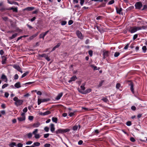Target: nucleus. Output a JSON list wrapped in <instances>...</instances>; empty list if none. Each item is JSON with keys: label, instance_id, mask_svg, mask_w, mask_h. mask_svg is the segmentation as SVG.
<instances>
[{"label": "nucleus", "instance_id": "obj_1", "mask_svg": "<svg viewBox=\"0 0 147 147\" xmlns=\"http://www.w3.org/2000/svg\"><path fill=\"white\" fill-rule=\"evenodd\" d=\"M70 131V129L68 128H66L65 129L60 128L58 129L55 132V133L56 134H63L64 133L69 132Z\"/></svg>", "mask_w": 147, "mask_h": 147}, {"label": "nucleus", "instance_id": "obj_2", "mask_svg": "<svg viewBox=\"0 0 147 147\" xmlns=\"http://www.w3.org/2000/svg\"><path fill=\"white\" fill-rule=\"evenodd\" d=\"M135 6L136 9H140L143 6L142 4L140 1L136 3Z\"/></svg>", "mask_w": 147, "mask_h": 147}, {"label": "nucleus", "instance_id": "obj_3", "mask_svg": "<svg viewBox=\"0 0 147 147\" xmlns=\"http://www.w3.org/2000/svg\"><path fill=\"white\" fill-rule=\"evenodd\" d=\"M78 92L83 94H86L91 92L92 90L90 88H88L85 91H83L78 88Z\"/></svg>", "mask_w": 147, "mask_h": 147}, {"label": "nucleus", "instance_id": "obj_4", "mask_svg": "<svg viewBox=\"0 0 147 147\" xmlns=\"http://www.w3.org/2000/svg\"><path fill=\"white\" fill-rule=\"evenodd\" d=\"M129 32L131 33H134L137 31V30L135 28V26L130 27L128 30Z\"/></svg>", "mask_w": 147, "mask_h": 147}, {"label": "nucleus", "instance_id": "obj_5", "mask_svg": "<svg viewBox=\"0 0 147 147\" xmlns=\"http://www.w3.org/2000/svg\"><path fill=\"white\" fill-rule=\"evenodd\" d=\"M13 67L14 68L17 69L18 71L20 72L21 73H23V71L19 65H13Z\"/></svg>", "mask_w": 147, "mask_h": 147}, {"label": "nucleus", "instance_id": "obj_6", "mask_svg": "<svg viewBox=\"0 0 147 147\" xmlns=\"http://www.w3.org/2000/svg\"><path fill=\"white\" fill-rule=\"evenodd\" d=\"M49 30H48L44 33H42L40 34L39 35V38H42L43 39H44V37L49 32Z\"/></svg>", "mask_w": 147, "mask_h": 147}, {"label": "nucleus", "instance_id": "obj_7", "mask_svg": "<svg viewBox=\"0 0 147 147\" xmlns=\"http://www.w3.org/2000/svg\"><path fill=\"white\" fill-rule=\"evenodd\" d=\"M77 35L78 37L80 39H83V36H82V34L81 32L79 31H76V32Z\"/></svg>", "mask_w": 147, "mask_h": 147}, {"label": "nucleus", "instance_id": "obj_8", "mask_svg": "<svg viewBox=\"0 0 147 147\" xmlns=\"http://www.w3.org/2000/svg\"><path fill=\"white\" fill-rule=\"evenodd\" d=\"M50 130L51 132L52 133L55 132V125L53 123H51L50 124Z\"/></svg>", "mask_w": 147, "mask_h": 147}, {"label": "nucleus", "instance_id": "obj_9", "mask_svg": "<svg viewBox=\"0 0 147 147\" xmlns=\"http://www.w3.org/2000/svg\"><path fill=\"white\" fill-rule=\"evenodd\" d=\"M63 95V93L61 92L55 98V100H59L62 96Z\"/></svg>", "mask_w": 147, "mask_h": 147}, {"label": "nucleus", "instance_id": "obj_10", "mask_svg": "<svg viewBox=\"0 0 147 147\" xmlns=\"http://www.w3.org/2000/svg\"><path fill=\"white\" fill-rule=\"evenodd\" d=\"M23 101L22 100H19L17 101V102H15V104L18 106V105H20L22 104Z\"/></svg>", "mask_w": 147, "mask_h": 147}, {"label": "nucleus", "instance_id": "obj_11", "mask_svg": "<svg viewBox=\"0 0 147 147\" xmlns=\"http://www.w3.org/2000/svg\"><path fill=\"white\" fill-rule=\"evenodd\" d=\"M51 113V111H46L44 113L41 112L40 113V115H42V116H45L46 115H47L50 114Z\"/></svg>", "mask_w": 147, "mask_h": 147}, {"label": "nucleus", "instance_id": "obj_12", "mask_svg": "<svg viewBox=\"0 0 147 147\" xmlns=\"http://www.w3.org/2000/svg\"><path fill=\"white\" fill-rule=\"evenodd\" d=\"M77 79V77L76 76H74L71 78L70 80L68 81V82L69 83H70L72 81H75V80Z\"/></svg>", "mask_w": 147, "mask_h": 147}, {"label": "nucleus", "instance_id": "obj_13", "mask_svg": "<svg viewBox=\"0 0 147 147\" xmlns=\"http://www.w3.org/2000/svg\"><path fill=\"white\" fill-rule=\"evenodd\" d=\"M103 58L104 59H105L107 57L109 56V52L107 51H105L103 53Z\"/></svg>", "mask_w": 147, "mask_h": 147}, {"label": "nucleus", "instance_id": "obj_14", "mask_svg": "<svg viewBox=\"0 0 147 147\" xmlns=\"http://www.w3.org/2000/svg\"><path fill=\"white\" fill-rule=\"evenodd\" d=\"M115 8L116 10L117 13L118 14H120L121 12L122 9V8L121 7L119 8L117 7H115Z\"/></svg>", "mask_w": 147, "mask_h": 147}, {"label": "nucleus", "instance_id": "obj_15", "mask_svg": "<svg viewBox=\"0 0 147 147\" xmlns=\"http://www.w3.org/2000/svg\"><path fill=\"white\" fill-rule=\"evenodd\" d=\"M14 86L16 88H20L21 87L20 83V82H17L15 84Z\"/></svg>", "mask_w": 147, "mask_h": 147}, {"label": "nucleus", "instance_id": "obj_16", "mask_svg": "<svg viewBox=\"0 0 147 147\" xmlns=\"http://www.w3.org/2000/svg\"><path fill=\"white\" fill-rule=\"evenodd\" d=\"M2 60L1 61V63L2 64H4L6 63V61L7 60L6 58L4 56H3L2 57Z\"/></svg>", "mask_w": 147, "mask_h": 147}, {"label": "nucleus", "instance_id": "obj_17", "mask_svg": "<svg viewBox=\"0 0 147 147\" xmlns=\"http://www.w3.org/2000/svg\"><path fill=\"white\" fill-rule=\"evenodd\" d=\"M40 123L38 122L34 123L33 125L32 126L34 127H37L40 126Z\"/></svg>", "mask_w": 147, "mask_h": 147}, {"label": "nucleus", "instance_id": "obj_18", "mask_svg": "<svg viewBox=\"0 0 147 147\" xmlns=\"http://www.w3.org/2000/svg\"><path fill=\"white\" fill-rule=\"evenodd\" d=\"M12 10L13 11L17 12L18 11L17 7L13 8V7H11L9 8V10Z\"/></svg>", "mask_w": 147, "mask_h": 147}, {"label": "nucleus", "instance_id": "obj_19", "mask_svg": "<svg viewBox=\"0 0 147 147\" xmlns=\"http://www.w3.org/2000/svg\"><path fill=\"white\" fill-rule=\"evenodd\" d=\"M90 66L92 68H93V70H99L100 69L99 67H98V68H97V67L96 66H95L94 65H91Z\"/></svg>", "mask_w": 147, "mask_h": 147}, {"label": "nucleus", "instance_id": "obj_20", "mask_svg": "<svg viewBox=\"0 0 147 147\" xmlns=\"http://www.w3.org/2000/svg\"><path fill=\"white\" fill-rule=\"evenodd\" d=\"M106 97L107 96H106ZM101 100L105 102L108 103L109 102V100L107 98V97H103Z\"/></svg>", "mask_w": 147, "mask_h": 147}, {"label": "nucleus", "instance_id": "obj_21", "mask_svg": "<svg viewBox=\"0 0 147 147\" xmlns=\"http://www.w3.org/2000/svg\"><path fill=\"white\" fill-rule=\"evenodd\" d=\"M6 10H9V8H6L4 7H3L0 8V11L3 12Z\"/></svg>", "mask_w": 147, "mask_h": 147}, {"label": "nucleus", "instance_id": "obj_22", "mask_svg": "<svg viewBox=\"0 0 147 147\" xmlns=\"http://www.w3.org/2000/svg\"><path fill=\"white\" fill-rule=\"evenodd\" d=\"M130 89L132 93L134 94V84H130Z\"/></svg>", "mask_w": 147, "mask_h": 147}, {"label": "nucleus", "instance_id": "obj_23", "mask_svg": "<svg viewBox=\"0 0 147 147\" xmlns=\"http://www.w3.org/2000/svg\"><path fill=\"white\" fill-rule=\"evenodd\" d=\"M40 145V143L38 142H34L32 145L34 146V147H35V146H39Z\"/></svg>", "mask_w": 147, "mask_h": 147}, {"label": "nucleus", "instance_id": "obj_24", "mask_svg": "<svg viewBox=\"0 0 147 147\" xmlns=\"http://www.w3.org/2000/svg\"><path fill=\"white\" fill-rule=\"evenodd\" d=\"M34 9V7H29L26 8L25 10L28 11H31L33 10Z\"/></svg>", "mask_w": 147, "mask_h": 147}, {"label": "nucleus", "instance_id": "obj_25", "mask_svg": "<svg viewBox=\"0 0 147 147\" xmlns=\"http://www.w3.org/2000/svg\"><path fill=\"white\" fill-rule=\"evenodd\" d=\"M18 34L16 33L12 35L9 38V39L10 40H11L14 38Z\"/></svg>", "mask_w": 147, "mask_h": 147}, {"label": "nucleus", "instance_id": "obj_26", "mask_svg": "<svg viewBox=\"0 0 147 147\" xmlns=\"http://www.w3.org/2000/svg\"><path fill=\"white\" fill-rule=\"evenodd\" d=\"M52 121L55 123H57L58 121V119L57 117H53L52 118Z\"/></svg>", "mask_w": 147, "mask_h": 147}, {"label": "nucleus", "instance_id": "obj_27", "mask_svg": "<svg viewBox=\"0 0 147 147\" xmlns=\"http://www.w3.org/2000/svg\"><path fill=\"white\" fill-rule=\"evenodd\" d=\"M1 78L3 80L6 79V80L5 82H7V79L6 76L4 74H2L1 77Z\"/></svg>", "mask_w": 147, "mask_h": 147}, {"label": "nucleus", "instance_id": "obj_28", "mask_svg": "<svg viewBox=\"0 0 147 147\" xmlns=\"http://www.w3.org/2000/svg\"><path fill=\"white\" fill-rule=\"evenodd\" d=\"M41 99V102H47L50 100V99L49 98H44Z\"/></svg>", "mask_w": 147, "mask_h": 147}, {"label": "nucleus", "instance_id": "obj_29", "mask_svg": "<svg viewBox=\"0 0 147 147\" xmlns=\"http://www.w3.org/2000/svg\"><path fill=\"white\" fill-rule=\"evenodd\" d=\"M18 120L20 121H21L25 120V118L24 117H20L17 118Z\"/></svg>", "mask_w": 147, "mask_h": 147}, {"label": "nucleus", "instance_id": "obj_30", "mask_svg": "<svg viewBox=\"0 0 147 147\" xmlns=\"http://www.w3.org/2000/svg\"><path fill=\"white\" fill-rule=\"evenodd\" d=\"M37 35V34H36L31 36L29 38V39L30 40H31L33 39L34 38L36 37Z\"/></svg>", "mask_w": 147, "mask_h": 147}, {"label": "nucleus", "instance_id": "obj_31", "mask_svg": "<svg viewBox=\"0 0 147 147\" xmlns=\"http://www.w3.org/2000/svg\"><path fill=\"white\" fill-rule=\"evenodd\" d=\"M85 85V84L84 83L82 84V85L80 86V88H81V90L84 91L85 90V87H84Z\"/></svg>", "mask_w": 147, "mask_h": 147}, {"label": "nucleus", "instance_id": "obj_32", "mask_svg": "<svg viewBox=\"0 0 147 147\" xmlns=\"http://www.w3.org/2000/svg\"><path fill=\"white\" fill-rule=\"evenodd\" d=\"M28 73H29V72L28 71H26L25 73H24L22 76L21 78H22L25 77L28 74Z\"/></svg>", "mask_w": 147, "mask_h": 147}, {"label": "nucleus", "instance_id": "obj_33", "mask_svg": "<svg viewBox=\"0 0 147 147\" xmlns=\"http://www.w3.org/2000/svg\"><path fill=\"white\" fill-rule=\"evenodd\" d=\"M8 3L11 4H14L15 5H18V3L17 2H11L10 1H8Z\"/></svg>", "mask_w": 147, "mask_h": 147}, {"label": "nucleus", "instance_id": "obj_34", "mask_svg": "<svg viewBox=\"0 0 147 147\" xmlns=\"http://www.w3.org/2000/svg\"><path fill=\"white\" fill-rule=\"evenodd\" d=\"M101 131V130H99L98 129H96L94 130V133H95L96 134H99Z\"/></svg>", "mask_w": 147, "mask_h": 147}, {"label": "nucleus", "instance_id": "obj_35", "mask_svg": "<svg viewBox=\"0 0 147 147\" xmlns=\"http://www.w3.org/2000/svg\"><path fill=\"white\" fill-rule=\"evenodd\" d=\"M142 49L144 53H145L147 50L146 47L145 46H143L142 47Z\"/></svg>", "mask_w": 147, "mask_h": 147}, {"label": "nucleus", "instance_id": "obj_36", "mask_svg": "<svg viewBox=\"0 0 147 147\" xmlns=\"http://www.w3.org/2000/svg\"><path fill=\"white\" fill-rule=\"evenodd\" d=\"M78 126L77 125H75L73 127L72 129L74 131H76L77 130Z\"/></svg>", "mask_w": 147, "mask_h": 147}, {"label": "nucleus", "instance_id": "obj_37", "mask_svg": "<svg viewBox=\"0 0 147 147\" xmlns=\"http://www.w3.org/2000/svg\"><path fill=\"white\" fill-rule=\"evenodd\" d=\"M126 83H127L129 86H130V84H133V82L131 80H127L126 81Z\"/></svg>", "mask_w": 147, "mask_h": 147}, {"label": "nucleus", "instance_id": "obj_38", "mask_svg": "<svg viewBox=\"0 0 147 147\" xmlns=\"http://www.w3.org/2000/svg\"><path fill=\"white\" fill-rule=\"evenodd\" d=\"M104 82V80H102L99 83V85H98V87H100L102 85L103 83Z\"/></svg>", "mask_w": 147, "mask_h": 147}, {"label": "nucleus", "instance_id": "obj_39", "mask_svg": "<svg viewBox=\"0 0 147 147\" xmlns=\"http://www.w3.org/2000/svg\"><path fill=\"white\" fill-rule=\"evenodd\" d=\"M9 84H5L2 86V89H4L8 86Z\"/></svg>", "mask_w": 147, "mask_h": 147}, {"label": "nucleus", "instance_id": "obj_40", "mask_svg": "<svg viewBox=\"0 0 147 147\" xmlns=\"http://www.w3.org/2000/svg\"><path fill=\"white\" fill-rule=\"evenodd\" d=\"M120 55V53L118 52H116L114 55V56L115 57H117L118 56Z\"/></svg>", "mask_w": 147, "mask_h": 147}, {"label": "nucleus", "instance_id": "obj_41", "mask_svg": "<svg viewBox=\"0 0 147 147\" xmlns=\"http://www.w3.org/2000/svg\"><path fill=\"white\" fill-rule=\"evenodd\" d=\"M67 24V22L65 21H62L61 22V24L63 26L66 24Z\"/></svg>", "mask_w": 147, "mask_h": 147}, {"label": "nucleus", "instance_id": "obj_42", "mask_svg": "<svg viewBox=\"0 0 147 147\" xmlns=\"http://www.w3.org/2000/svg\"><path fill=\"white\" fill-rule=\"evenodd\" d=\"M47 56V55H46V54H41V55H40V54H39V57H44L45 58V57H46V56Z\"/></svg>", "mask_w": 147, "mask_h": 147}, {"label": "nucleus", "instance_id": "obj_43", "mask_svg": "<svg viewBox=\"0 0 147 147\" xmlns=\"http://www.w3.org/2000/svg\"><path fill=\"white\" fill-rule=\"evenodd\" d=\"M88 53L90 57H92V56L93 51L91 50H90L88 51Z\"/></svg>", "mask_w": 147, "mask_h": 147}, {"label": "nucleus", "instance_id": "obj_44", "mask_svg": "<svg viewBox=\"0 0 147 147\" xmlns=\"http://www.w3.org/2000/svg\"><path fill=\"white\" fill-rule=\"evenodd\" d=\"M126 124L127 126H130L132 124L131 123L130 121H128L127 122Z\"/></svg>", "mask_w": 147, "mask_h": 147}, {"label": "nucleus", "instance_id": "obj_45", "mask_svg": "<svg viewBox=\"0 0 147 147\" xmlns=\"http://www.w3.org/2000/svg\"><path fill=\"white\" fill-rule=\"evenodd\" d=\"M114 2L115 1L114 0H112L109 2V3H108V4L111 5L114 3Z\"/></svg>", "mask_w": 147, "mask_h": 147}, {"label": "nucleus", "instance_id": "obj_46", "mask_svg": "<svg viewBox=\"0 0 147 147\" xmlns=\"http://www.w3.org/2000/svg\"><path fill=\"white\" fill-rule=\"evenodd\" d=\"M51 145L49 144L46 143L44 144V147H50Z\"/></svg>", "mask_w": 147, "mask_h": 147}, {"label": "nucleus", "instance_id": "obj_47", "mask_svg": "<svg viewBox=\"0 0 147 147\" xmlns=\"http://www.w3.org/2000/svg\"><path fill=\"white\" fill-rule=\"evenodd\" d=\"M138 36V35L137 34H135L133 36V40H135Z\"/></svg>", "mask_w": 147, "mask_h": 147}, {"label": "nucleus", "instance_id": "obj_48", "mask_svg": "<svg viewBox=\"0 0 147 147\" xmlns=\"http://www.w3.org/2000/svg\"><path fill=\"white\" fill-rule=\"evenodd\" d=\"M2 19L4 21L6 22L8 18L7 17H2Z\"/></svg>", "mask_w": 147, "mask_h": 147}, {"label": "nucleus", "instance_id": "obj_49", "mask_svg": "<svg viewBox=\"0 0 147 147\" xmlns=\"http://www.w3.org/2000/svg\"><path fill=\"white\" fill-rule=\"evenodd\" d=\"M35 138L36 139H38L40 138V136L39 134H36L35 135Z\"/></svg>", "mask_w": 147, "mask_h": 147}, {"label": "nucleus", "instance_id": "obj_50", "mask_svg": "<svg viewBox=\"0 0 147 147\" xmlns=\"http://www.w3.org/2000/svg\"><path fill=\"white\" fill-rule=\"evenodd\" d=\"M44 130H45L47 132H48L49 130V128L47 127H45L44 128Z\"/></svg>", "mask_w": 147, "mask_h": 147}, {"label": "nucleus", "instance_id": "obj_51", "mask_svg": "<svg viewBox=\"0 0 147 147\" xmlns=\"http://www.w3.org/2000/svg\"><path fill=\"white\" fill-rule=\"evenodd\" d=\"M27 136L28 138H30L32 136V134L31 133H29L27 134Z\"/></svg>", "mask_w": 147, "mask_h": 147}, {"label": "nucleus", "instance_id": "obj_52", "mask_svg": "<svg viewBox=\"0 0 147 147\" xmlns=\"http://www.w3.org/2000/svg\"><path fill=\"white\" fill-rule=\"evenodd\" d=\"M32 143V141H29L27 142L26 143V144L27 145H30Z\"/></svg>", "mask_w": 147, "mask_h": 147}, {"label": "nucleus", "instance_id": "obj_53", "mask_svg": "<svg viewBox=\"0 0 147 147\" xmlns=\"http://www.w3.org/2000/svg\"><path fill=\"white\" fill-rule=\"evenodd\" d=\"M96 27L97 29V30H98L99 32H101V28H100V26H96Z\"/></svg>", "mask_w": 147, "mask_h": 147}, {"label": "nucleus", "instance_id": "obj_54", "mask_svg": "<svg viewBox=\"0 0 147 147\" xmlns=\"http://www.w3.org/2000/svg\"><path fill=\"white\" fill-rule=\"evenodd\" d=\"M49 134L48 133L45 134L44 135V137L45 138H47L49 137Z\"/></svg>", "mask_w": 147, "mask_h": 147}, {"label": "nucleus", "instance_id": "obj_55", "mask_svg": "<svg viewBox=\"0 0 147 147\" xmlns=\"http://www.w3.org/2000/svg\"><path fill=\"white\" fill-rule=\"evenodd\" d=\"M38 129H35V130L33 131L32 133L33 134L35 135L36 134V133L37 132Z\"/></svg>", "mask_w": 147, "mask_h": 147}, {"label": "nucleus", "instance_id": "obj_56", "mask_svg": "<svg viewBox=\"0 0 147 147\" xmlns=\"http://www.w3.org/2000/svg\"><path fill=\"white\" fill-rule=\"evenodd\" d=\"M9 146H16V143L14 142H11L9 144Z\"/></svg>", "mask_w": 147, "mask_h": 147}, {"label": "nucleus", "instance_id": "obj_57", "mask_svg": "<svg viewBox=\"0 0 147 147\" xmlns=\"http://www.w3.org/2000/svg\"><path fill=\"white\" fill-rule=\"evenodd\" d=\"M120 84L119 83H118L116 85V88L117 89H119L120 87Z\"/></svg>", "mask_w": 147, "mask_h": 147}, {"label": "nucleus", "instance_id": "obj_58", "mask_svg": "<svg viewBox=\"0 0 147 147\" xmlns=\"http://www.w3.org/2000/svg\"><path fill=\"white\" fill-rule=\"evenodd\" d=\"M102 17L101 16H99L96 18V20H99L102 19Z\"/></svg>", "mask_w": 147, "mask_h": 147}, {"label": "nucleus", "instance_id": "obj_59", "mask_svg": "<svg viewBox=\"0 0 147 147\" xmlns=\"http://www.w3.org/2000/svg\"><path fill=\"white\" fill-rule=\"evenodd\" d=\"M147 9V5H144L143 6V7L142 9V10H143Z\"/></svg>", "mask_w": 147, "mask_h": 147}, {"label": "nucleus", "instance_id": "obj_60", "mask_svg": "<svg viewBox=\"0 0 147 147\" xmlns=\"http://www.w3.org/2000/svg\"><path fill=\"white\" fill-rule=\"evenodd\" d=\"M42 102L41 99H38V105H40V103Z\"/></svg>", "mask_w": 147, "mask_h": 147}, {"label": "nucleus", "instance_id": "obj_61", "mask_svg": "<svg viewBox=\"0 0 147 147\" xmlns=\"http://www.w3.org/2000/svg\"><path fill=\"white\" fill-rule=\"evenodd\" d=\"M13 100L14 101H15L16 102H17L18 100L19 99L17 97H15L14 98Z\"/></svg>", "mask_w": 147, "mask_h": 147}, {"label": "nucleus", "instance_id": "obj_62", "mask_svg": "<svg viewBox=\"0 0 147 147\" xmlns=\"http://www.w3.org/2000/svg\"><path fill=\"white\" fill-rule=\"evenodd\" d=\"M4 53V52L3 50H0V54L1 55H3Z\"/></svg>", "mask_w": 147, "mask_h": 147}, {"label": "nucleus", "instance_id": "obj_63", "mask_svg": "<svg viewBox=\"0 0 147 147\" xmlns=\"http://www.w3.org/2000/svg\"><path fill=\"white\" fill-rule=\"evenodd\" d=\"M130 140L133 142H134L135 141V140L133 137H131L130 138Z\"/></svg>", "mask_w": 147, "mask_h": 147}, {"label": "nucleus", "instance_id": "obj_64", "mask_svg": "<svg viewBox=\"0 0 147 147\" xmlns=\"http://www.w3.org/2000/svg\"><path fill=\"white\" fill-rule=\"evenodd\" d=\"M18 147H22L23 146V144L21 143H19L17 144Z\"/></svg>", "mask_w": 147, "mask_h": 147}]
</instances>
